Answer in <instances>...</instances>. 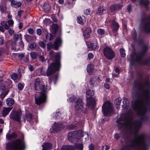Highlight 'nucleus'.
<instances>
[{"label":"nucleus","instance_id":"1","mask_svg":"<svg viewBox=\"0 0 150 150\" xmlns=\"http://www.w3.org/2000/svg\"><path fill=\"white\" fill-rule=\"evenodd\" d=\"M117 122L119 128L129 129L135 135L134 138L131 141L129 144L126 145L122 150H148L149 145L146 141L144 135H137L141 126L140 123H134L131 119L124 120L121 117L117 119Z\"/></svg>","mask_w":150,"mask_h":150},{"label":"nucleus","instance_id":"2","mask_svg":"<svg viewBox=\"0 0 150 150\" xmlns=\"http://www.w3.org/2000/svg\"><path fill=\"white\" fill-rule=\"evenodd\" d=\"M139 100L135 103L134 109L137 110V113L139 115H144L146 112L147 108L150 103V95L149 91L147 90H142Z\"/></svg>","mask_w":150,"mask_h":150},{"label":"nucleus","instance_id":"3","mask_svg":"<svg viewBox=\"0 0 150 150\" xmlns=\"http://www.w3.org/2000/svg\"><path fill=\"white\" fill-rule=\"evenodd\" d=\"M35 87L36 90H40L41 92L37 93L35 96L36 104L40 105L45 102L46 98V86L42 85V82L39 78H37L35 81Z\"/></svg>","mask_w":150,"mask_h":150},{"label":"nucleus","instance_id":"4","mask_svg":"<svg viewBox=\"0 0 150 150\" xmlns=\"http://www.w3.org/2000/svg\"><path fill=\"white\" fill-rule=\"evenodd\" d=\"M50 54L52 57H54L55 62L49 66L46 72L43 73L44 75L48 76H51L57 70H59L60 66L59 60L60 52L54 53L53 51L51 50Z\"/></svg>","mask_w":150,"mask_h":150},{"label":"nucleus","instance_id":"5","mask_svg":"<svg viewBox=\"0 0 150 150\" xmlns=\"http://www.w3.org/2000/svg\"><path fill=\"white\" fill-rule=\"evenodd\" d=\"M24 148V142L20 139L16 140L11 143H8L6 146L7 150H23Z\"/></svg>","mask_w":150,"mask_h":150},{"label":"nucleus","instance_id":"6","mask_svg":"<svg viewBox=\"0 0 150 150\" xmlns=\"http://www.w3.org/2000/svg\"><path fill=\"white\" fill-rule=\"evenodd\" d=\"M88 135V134L86 133H84L82 131H76L74 132L69 133L67 138L70 142L76 143V142H77L78 140H80L81 137L84 136H87Z\"/></svg>","mask_w":150,"mask_h":150},{"label":"nucleus","instance_id":"7","mask_svg":"<svg viewBox=\"0 0 150 150\" xmlns=\"http://www.w3.org/2000/svg\"><path fill=\"white\" fill-rule=\"evenodd\" d=\"M10 118L18 122H25V119L24 117L22 116V112L20 110H13L10 114Z\"/></svg>","mask_w":150,"mask_h":150},{"label":"nucleus","instance_id":"8","mask_svg":"<svg viewBox=\"0 0 150 150\" xmlns=\"http://www.w3.org/2000/svg\"><path fill=\"white\" fill-rule=\"evenodd\" d=\"M86 94L87 96L86 106L90 107H94L96 103L95 101L91 97V96L94 95V92L93 91L88 89L86 91Z\"/></svg>","mask_w":150,"mask_h":150},{"label":"nucleus","instance_id":"9","mask_svg":"<svg viewBox=\"0 0 150 150\" xmlns=\"http://www.w3.org/2000/svg\"><path fill=\"white\" fill-rule=\"evenodd\" d=\"M102 112L105 116H109L113 110L112 106L110 101L105 102L102 107Z\"/></svg>","mask_w":150,"mask_h":150},{"label":"nucleus","instance_id":"10","mask_svg":"<svg viewBox=\"0 0 150 150\" xmlns=\"http://www.w3.org/2000/svg\"><path fill=\"white\" fill-rule=\"evenodd\" d=\"M63 129V126L61 123L55 122L52 125L50 132L51 133H57Z\"/></svg>","mask_w":150,"mask_h":150},{"label":"nucleus","instance_id":"11","mask_svg":"<svg viewBox=\"0 0 150 150\" xmlns=\"http://www.w3.org/2000/svg\"><path fill=\"white\" fill-rule=\"evenodd\" d=\"M142 55L140 54H134V56L133 57L131 60V63L133 64V61L135 62H136L138 63H142V64L143 65H146L149 62V61L146 60H142L141 59V57Z\"/></svg>","mask_w":150,"mask_h":150},{"label":"nucleus","instance_id":"12","mask_svg":"<svg viewBox=\"0 0 150 150\" xmlns=\"http://www.w3.org/2000/svg\"><path fill=\"white\" fill-rule=\"evenodd\" d=\"M103 53L105 58L108 59H112L115 56L114 52L108 47H106L104 49Z\"/></svg>","mask_w":150,"mask_h":150},{"label":"nucleus","instance_id":"13","mask_svg":"<svg viewBox=\"0 0 150 150\" xmlns=\"http://www.w3.org/2000/svg\"><path fill=\"white\" fill-rule=\"evenodd\" d=\"M84 103L82 100L80 98L78 99L76 101L75 104V111L77 113H79L83 110Z\"/></svg>","mask_w":150,"mask_h":150},{"label":"nucleus","instance_id":"14","mask_svg":"<svg viewBox=\"0 0 150 150\" xmlns=\"http://www.w3.org/2000/svg\"><path fill=\"white\" fill-rule=\"evenodd\" d=\"M3 82V81H0V90L2 91L0 94V98L1 100L4 99L8 93V91L6 88L5 85H6V83L4 81V83L2 84Z\"/></svg>","mask_w":150,"mask_h":150},{"label":"nucleus","instance_id":"15","mask_svg":"<svg viewBox=\"0 0 150 150\" xmlns=\"http://www.w3.org/2000/svg\"><path fill=\"white\" fill-rule=\"evenodd\" d=\"M92 30L89 27L86 28L83 31V35L85 39H87L89 38Z\"/></svg>","mask_w":150,"mask_h":150},{"label":"nucleus","instance_id":"16","mask_svg":"<svg viewBox=\"0 0 150 150\" xmlns=\"http://www.w3.org/2000/svg\"><path fill=\"white\" fill-rule=\"evenodd\" d=\"M42 150H49L52 147V144L49 142H45L42 145Z\"/></svg>","mask_w":150,"mask_h":150},{"label":"nucleus","instance_id":"17","mask_svg":"<svg viewBox=\"0 0 150 150\" xmlns=\"http://www.w3.org/2000/svg\"><path fill=\"white\" fill-rule=\"evenodd\" d=\"M11 108H6L4 107L3 108V110L2 112V115L4 117H5L6 115L8 114L9 112L12 110Z\"/></svg>","mask_w":150,"mask_h":150},{"label":"nucleus","instance_id":"18","mask_svg":"<svg viewBox=\"0 0 150 150\" xmlns=\"http://www.w3.org/2000/svg\"><path fill=\"white\" fill-rule=\"evenodd\" d=\"M62 43V41L61 39L60 38H57L54 44V48L56 49H57L58 47L60 46Z\"/></svg>","mask_w":150,"mask_h":150},{"label":"nucleus","instance_id":"19","mask_svg":"<svg viewBox=\"0 0 150 150\" xmlns=\"http://www.w3.org/2000/svg\"><path fill=\"white\" fill-rule=\"evenodd\" d=\"M45 56L46 53L41 51L40 54L39 56V60L42 62H44L46 60V59L45 58Z\"/></svg>","mask_w":150,"mask_h":150},{"label":"nucleus","instance_id":"20","mask_svg":"<svg viewBox=\"0 0 150 150\" xmlns=\"http://www.w3.org/2000/svg\"><path fill=\"white\" fill-rule=\"evenodd\" d=\"M17 137V134L15 132H13L11 134H10L9 133H7L6 138L8 139H15Z\"/></svg>","mask_w":150,"mask_h":150},{"label":"nucleus","instance_id":"21","mask_svg":"<svg viewBox=\"0 0 150 150\" xmlns=\"http://www.w3.org/2000/svg\"><path fill=\"white\" fill-rule=\"evenodd\" d=\"M121 7V6L119 4L113 5L110 7V11L112 12H114L115 11L117 10Z\"/></svg>","mask_w":150,"mask_h":150},{"label":"nucleus","instance_id":"22","mask_svg":"<svg viewBox=\"0 0 150 150\" xmlns=\"http://www.w3.org/2000/svg\"><path fill=\"white\" fill-rule=\"evenodd\" d=\"M26 118L27 121L30 122V123L32 125V122H33V120L32 119L31 114L28 112H26Z\"/></svg>","mask_w":150,"mask_h":150},{"label":"nucleus","instance_id":"23","mask_svg":"<svg viewBox=\"0 0 150 150\" xmlns=\"http://www.w3.org/2000/svg\"><path fill=\"white\" fill-rule=\"evenodd\" d=\"M21 76V74H17L16 73H13L11 75V77L13 80L16 82L17 81L16 80L19 79Z\"/></svg>","mask_w":150,"mask_h":150},{"label":"nucleus","instance_id":"24","mask_svg":"<svg viewBox=\"0 0 150 150\" xmlns=\"http://www.w3.org/2000/svg\"><path fill=\"white\" fill-rule=\"evenodd\" d=\"M77 21L79 24L83 25L85 21V17L84 16H78L77 17Z\"/></svg>","mask_w":150,"mask_h":150},{"label":"nucleus","instance_id":"25","mask_svg":"<svg viewBox=\"0 0 150 150\" xmlns=\"http://www.w3.org/2000/svg\"><path fill=\"white\" fill-rule=\"evenodd\" d=\"M6 103L7 106H11L14 104V100L13 98H9L6 99Z\"/></svg>","mask_w":150,"mask_h":150},{"label":"nucleus","instance_id":"26","mask_svg":"<svg viewBox=\"0 0 150 150\" xmlns=\"http://www.w3.org/2000/svg\"><path fill=\"white\" fill-rule=\"evenodd\" d=\"M61 150H75L74 148L71 146L67 145L63 146Z\"/></svg>","mask_w":150,"mask_h":150},{"label":"nucleus","instance_id":"27","mask_svg":"<svg viewBox=\"0 0 150 150\" xmlns=\"http://www.w3.org/2000/svg\"><path fill=\"white\" fill-rule=\"evenodd\" d=\"M21 3L20 1H12L11 2V5L13 7H18L21 5Z\"/></svg>","mask_w":150,"mask_h":150},{"label":"nucleus","instance_id":"28","mask_svg":"<svg viewBox=\"0 0 150 150\" xmlns=\"http://www.w3.org/2000/svg\"><path fill=\"white\" fill-rule=\"evenodd\" d=\"M87 72L91 74L92 73L94 69V65L93 64H89L88 65L87 67Z\"/></svg>","mask_w":150,"mask_h":150},{"label":"nucleus","instance_id":"29","mask_svg":"<svg viewBox=\"0 0 150 150\" xmlns=\"http://www.w3.org/2000/svg\"><path fill=\"white\" fill-rule=\"evenodd\" d=\"M121 98H116L115 101V103L116 105V107L117 109H119L120 108Z\"/></svg>","mask_w":150,"mask_h":150},{"label":"nucleus","instance_id":"30","mask_svg":"<svg viewBox=\"0 0 150 150\" xmlns=\"http://www.w3.org/2000/svg\"><path fill=\"white\" fill-rule=\"evenodd\" d=\"M42 8L44 12L46 13H47L50 11V7L47 3L44 4Z\"/></svg>","mask_w":150,"mask_h":150},{"label":"nucleus","instance_id":"31","mask_svg":"<svg viewBox=\"0 0 150 150\" xmlns=\"http://www.w3.org/2000/svg\"><path fill=\"white\" fill-rule=\"evenodd\" d=\"M144 28L146 32L149 33L150 32V21L145 24Z\"/></svg>","mask_w":150,"mask_h":150},{"label":"nucleus","instance_id":"32","mask_svg":"<svg viewBox=\"0 0 150 150\" xmlns=\"http://www.w3.org/2000/svg\"><path fill=\"white\" fill-rule=\"evenodd\" d=\"M112 27L113 28L114 30H116L119 28V25L115 21L112 22Z\"/></svg>","mask_w":150,"mask_h":150},{"label":"nucleus","instance_id":"33","mask_svg":"<svg viewBox=\"0 0 150 150\" xmlns=\"http://www.w3.org/2000/svg\"><path fill=\"white\" fill-rule=\"evenodd\" d=\"M106 12V11L105 10V9L104 8H103L102 7L100 6L98 10V13H99L102 14L105 13Z\"/></svg>","mask_w":150,"mask_h":150},{"label":"nucleus","instance_id":"34","mask_svg":"<svg viewBox=\"0 0 150 150\" xmlns=\"http://www.w3.org/2000/svg\"><path fill=\"white\" fill-rule=\"evenodd\" d=\"M98 47L97 41H96L94 43H91L90 44V47L92 50H95Z\"/></svg>","mask_w":150,"mask_h":150},{"label":"nucleus","instance_id":"35","mask_svg":"<svg viewBox=\"0 0 150 150\" xmlns=\"http://www.w3.org/2000/svg\"><path fill=\"white\" fill-rule=\"evenodd\" d=\"M97 32L98 35L100 36L104 35L105 32L104 29L102 28H98L97 30Z\"/></svg>","mask_w":150,"mask_h":150},{"label":"nucleus","instance_id":"36","mask_svg":"<svg viewBox=\"0 0 150 150\" xmlns=\"http://www.w3.org/2000/svg\"><path fill=\"white\" fill-rule=\"evenodd\" d=\"M76 147L78 150H83V144L82 143L77 144Z\"/></svg>","mask_w":150,"mask_h":150},{"label":"nucleus","instance_id":"37","mask_svg":"<svg viewBox=\"0 0 150 150\" xmlns=\"http://www.w3.org/2000/svg\"><path fill=\"white\" fill-rule=\"evenodd\" d=\"M46 37L47 39L49 40V41L52 40L54 37L53 35L50 33H47V34Z\"/></svg>","mask_w":150,"mask_h":150},{"label":"nucleus","instance_id":"38","mask_svg":"<svg viewBox=\"0 0 150 150\" xmlns=\"http://www.w3.org/2000/svg\"><path fill=\"white\" fill-rule=\"evenodd\" d=\"M140 3L145 6H146L149 4V3L148 0H141L140 1Z\"/></svg>","mask_w":150,"mask_h":150},{"label":"nucleus","instance_id":"39","mask_svg":"<svg viewBox=\"0 0 150 150\" xmlns=\"http://www.w3.org/2000/svg\"><path fill=\"white\" fill-rule=\"evenodd\" d=\"M1 25H2L6 29H8L9 28V26L7 24L6 22H2L1 23Z\"/></svg>","mask_w":150,"mask_h":150},{"label":"nucleus","instance_id":"40","mask_svg":"<svg viewBox=\"0 0 150 150\" xmlns=\"http://www.w3.org/2000/svg\"><path fill=\"white\" fill-rule=\"evenodd\" d=\"M17 46V45H16L15 42H13L12 44L11 48L13 50H18V49Z\"/></svg>","mask_w":150,"mask_h":150},{"label":"nucleus","instance_id":"41","mask_svg":"<svg viewBox=\"0 0 150 150\" xmlns=\"http://www.w3.org/2000/svg\"><path fill=\"white\" fill-rule=\"evenodd\" d=\"M120 55L121 57H124L125 56V51L123 48H121L120 49Z\"/></svg>","mask_w":150,"mask_h":150},{"label":"nucleus","instance_id":"42","mask_svg":"<svg viewBox=\"0 0 150 150\" xmlns=\"http://www.w3.org/2000/svg\"><path fill=\"white\" fill-rule=\"evenodd\" d=\"M123 102L124 106L127 107L128 105L129 101L128 99L126 98H124L123 99Z\"/></svg>","mask_w":150,"mask_h":150},{"label":"nucleus","instance_id":"43","mask_svg":"<svg viewBox=\"0 0 150 150\" xmlns=\"http://www.w3.org/2000/svg\"><path fill=\"white\" fill-rule=\"evenodd\" d=\"M13 38L16 40L20 39L21 40H22L21 35V34L15 35L13 36Z\"/></svg>","mask_w":150,"mask_h":150},{"label":"nucleus","instance_id":"44","mask_svg":"<svg viewBox=\"0 0 150 150\" xmlns=\"http://www.w3.org/2000/svg\"><path fill=\"white\" fill-rule=\"evenodd\" d=\"M30 55L32 59H35L36 57V53L35 52H33L30 53Z\"/></svg>","mask_w":150,"mask_h":150},{"label":"nucleus","instance_id":"45","mask_svg":"<svg viewBox=\"0 0 150 150\" xmlns=\"http://www.w3.org/2000/svg\"><path fill=\"white\" fill-rule=\"evenodd\" d=\"M39 45L43 48H44L45 47L46 41H40L39 42Z\"/></svg>","mask_w":150,"mask_h":150},{"label":"nucleus","instance_id":"46","mask_svg":"<svg viewBox=\"0 0 150 150\" xmlns=\"http://www.w3.org/2000/svg\"><path fill=\"white\" fill-rule=\"evenodd\" d=\"M24 87L23 84L21 83H19L18 85V89L20 90H22Z\"/></svg>","mask_w":150,"mask_h":150},{"label":"nucleus","instance_id":"47","mask_svg":"<svg viewBox=\"0 0 150 150\" xmlns=\"http://www.w3.org/2000/svg\"><path fill=\"white\" fill-rule=\"evenodd\" d=\"M53 47V45L51 43H49L47 45V48L48 50H49L52 47Z\"/></svg>","mask_w":150,"mask_h":150},{"label":"nucleus","instance_id":"48","mask_svg":"<svg viewBox=\"0 0 150 150\" xmlns=\"http://www.w3.org/2000/svg\"><path fill=\"white\" fill-rule=\"evenodd\" d=\"M75 98V97L74 96H73L70 98L69 99L67 100V101L69 102H73Z\"/></svg>","mask_w":150,"mask_h":150},{"label":"nucleus","instance_id":"49","mask_svg":"<svg viewBox=\"0 0 150 150\" xmlns=\"http://www.w3.org/2000/svg\"><path fill=\"white\" fill-rule=\"evenodd\" d=\"M29 57L28 54L26 55L25 56H24V57L23 59V60L25 62H27L28 61Z\"/></svg>","mask_w":150,"mask_h":150},{"label":"nucleus","instance_id":"50","mask_svg":"<svg viewBox=\"0 0 150 150\" xmlns=\"http://www.w3.org/2000/svg\"><path fill=\"white\" fill-rule=\"evenodd\" d=\"M18 57L19 59L21 60L23 59V58L24 57V55L23 54H20L18 55Z\"/></svg>","mask_w":150,"mask_h":150},{"label":"nucleus","instance_id":"51","mask_svg":"<svg viewBox=\"0 0 150 150\" xmlns=\"http://www.w3.org/2000/svg\"><path fill=\"white\" fill-rule=\"evenodd\" d=\"M53 8L54 9L57 10L59 9V7L56 4H54L53 6Z\"/></svg>","mask_w":150,"mask_h":150},{"label":"nucleus","instance_id":"52","mask_svg":"<svg viewBox=\"0 0 150 150\" xmlns=\"http://www.w3.org/2000/svg\"><path fill=\"white\" fill-rule=\"evenodd\" d=\"M42 33V30L40 29H38L36 30V33L39 35H40Z\"/></svg>","mask_w":150,"mask_h":150},{"label":"nucleus","instance_id":"53","mask_svg":"<svg viewBox=\"0 0 150 150\" xmlns=\"http://www.w3.org/2000/svg\"><path fill=\"white\" fill-rule=\"evenodd\" d=\"M8 23L9 25H13V21L12 19L9 20L8 21Z\"/></svg>","mask_w":150,"mask_h":150},{"label":"nucleus","instance_id":"54","mask_svg":"<svg viewBox=\"0 0 150 150\" xmlns=\"http://www.w3.org/2000/svg\"><path fill=\"white\" fill-rule=\"evenodd\" d=\"M93 57V54L91 53H89L88 55V58L89 59H91Z\"/></svg>","mask_w":150,"mask_h":150},{"label":"nucleus","instance_id":"55","mask_svg":"<svg viewBox=\"0 0 150 150\" xmlns=\"http://www.w3.org/2000/svg\"><path fill=\"white\" fill-rule=\"evenodd\" d=\"M28 68L30 71H33L34 69L33 66L31 65H29L28 66Z\"/></svg>","mask_w":150,"mask_h":150},{"label":"nucleus","instance_id":"56","mask_svg":"<svg viewBox=\"0 0 150 150\" xmlns=\"http://www.w3.org/2000/svg\"><path fill=\"white\" fill-rule=\"evenodd\" d=\"M90 11L89 9H86L84 11V13L86 15H88L90 14Z\"/></svg>","mask_w":150,"mask_h":150},{"label":"nucleus","instance_id":"57","mask_svg":"<svg viewBox=\"0 0 150 150\" xmlns=\"http://www.w3.org/2000/svg\"><path fill=\"white\" fill-rule=\"evenodd\" d=\"M24 37L26 40L28 42H29V39L30 37L28 35L26 34L24 35Z\"/></svg>","mask_w":150,"mask_h":150},{"label":"nucleus","instance_id":"58","mask_svg":"<svg viewBox=\"0 0 150 150\" xmlns=\"http://www.w3.org/2000/svg\"><path fill=\"white\" fill-rule=\"evenodd\" d=\"M28 33L30 34H33L34 33L33 30L32 28L28 29Z\"/></svg>","mask_w":150,"mask_h":150},{"label":"nucleus","instance_id":"59","mask_svg":"<svg viewBox=\"0 0 150 150\" xmlns=\"http://www.w3.org/2000/svg\"><path fill=\"white\" fill-rule=\"evenodd\" d=\"M36 44L34 43H32L31 44H30V47L31 49L34 48L36 46Z\"/></svg>","mask_w":150,"mask_h":150},{"label":"nucleus","instance_id":"60","mask_svg":"<svg viewBox=\"0 0 150 150\" xmlns=\"http://www.w3.org/2000/svg\"><path fill=\"white\" fill-rule=\"evenodd\" d=\"M24 46V45L23 44V43H21L20 44V47H18V50H22V49H23Z\"/></svg>","mask_w":150,"mask_h":150},{"label":"nucleus","instance_id":"61","mask_svg":"<svg viewBox=\"0 0 150 150\" xmlns=\"http://www.w3.org/2000/svg\"><path fill=\"white\" fill-rule=\"evenodd\" d=\"M8 32L11 35H13L14 33V31L11 29H9Z\"/></svg>","mask_w":150,"mask_h":150},{"label":"nucleus","instance_id":"62","mask_svg":"<svg viewBox=\"0 0 150 150\" xmlns=\"http://www.w3.org/2000/svg\"><path fill=\"white\" fill-rule=\"evenodd\" d=\"M120 135L118 134H116L114 135V138L115 139H117L119 138Z\"/></svg>","mask_w":150,"mask_h":150},{"label":"nucleus","instance_id":"63","mask_svg":"<svg viewBox=\"0 0 150 150\" xmlns=\"http://www.w3.org/2000/svg\"><path fill=\"white\" fill-rule=\"evenodd\" d=\"M60 113L59 111H57L55 113H54V117H58Z\"/></svg>","mask_w":150,"mask_h":150},{"label":"nucleus","instance_id":"64","mask_svg":"<svg viewBox=\"0 0 150 150\" xmlns=\"http://www.w3.org/2000/svg\"><path fill=\"white\" fill-rule=\"evenodd\" d=\"M94 146L93 145L91 144L89 146V150H93Z\"/></svg>","mask_w":150,"mask_h":150}]
</instances>
